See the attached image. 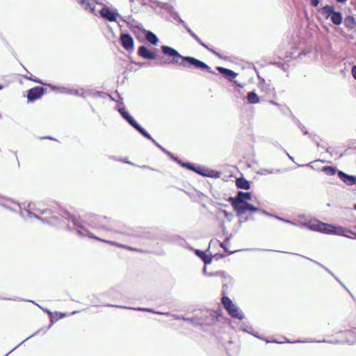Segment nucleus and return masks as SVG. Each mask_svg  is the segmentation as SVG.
I'll return each instance as SVG.
<instances>
[{"label": "nucleus", "instance_id": "obj_1", "mask_svg": "<svg viewBox=\"0 0 356 356\" xmlns=\"http://www.w3.org/2000/svg\"><path fill=\"white\" fill-rule=\"evenodd\" d=\"M29 209L20 211V215L22 218L34 217L43 222L56 227H62V221H63L70 231L76 232L81 237L88 236V223L66 210L59 209L54 211L49 208H35L31 204H29Z\"/></svg>", "mask_w": 356, "mask_h": 356}, {"label": "nucleus", "instance_id": "obj_35", "mask_svg": "<svg viewBox=\"0 0 356 356\" xmlns=\"http://www.w3.org/2000/svg\"><path fill=\"white\" fill-rule=\"evenodd\" d=\"M27 79L33 81L34 82H36V83H40L44 84L42 82L40 81L38 79H32V78H27Z\"/></svg>", "mask_w": 356, "mask_h": 356}, {"label": "nucleus", "instance_id": "obj_41", "mask_svg": "<svg viewBox=\"0 0 356 356\" xmlns=\"http://www.w3.org/2000/svg\"><path fill=\"white\" fill-rule=\"evenodd\" d=\"M223 287H227V284H224Z\"/></svg>", "mask_w": 356, "mask_h": 356}, {"label": "nucleus", "instance_id": "obj_13", "mask_svg": "<svg viewBox=\"0 0 356 356\" xmlns=\"http://www.w3.org/2000/svg\"><path fill=\"white\" fill-rule=\"evenodd\" d=\"M338 176L339 179L348 186L356 184V177L355 176L348 175V174H345L341 170L339 171Z\"/></svg>", "mask_w": 356, "mask_h": 356}, {"label": "nucleus", "instance_id": "obj_31", "mask_svg": "<svg viewBox=\"0 0 356 356\" xmlns=\"http://www.w3.org/2000/svg\"><path fill=\"white\" fill-rule=\"evenodd\" d=\"M309 2L313 6H317L320 3V0H309Z\"/></svg>", "mask_w": 356, "mask_h": 356}, {"label": "nucleus", "instance_id": "obj_17", "mask_svg": "<svg viewBox=\"0 0 356 356\" xmlns=\"http://www.w3.org/2000/svg\"><path fill=\"white\" fill-rule=\"evenodd\" d=\"M331 22L335 25H340L343 21L342 14L339 11H334L330 16Z\"/></svg>", "mask_w": 356, "mask_h": 356}, {"label": "nucleus", "instance_id": "obj_24", "mask_svg": "<svg viewBox=\"0 0 356 356\" xmlns=\"http://www.w3.org/2000/svg\"><path fill=\"white\" fill-rule=\"evenodd\" d=\"M10 204H13L14 205H15L17 207H19V205L13 201H8L7 203H3V199L0 197V204H2L3 205L4 207H6V208L8 209H13L10 206Z\"/></svg>", "mask_w": 356, "mask_h": 356}, {"label": "nucleus", "instance_id": "obj_14", "mask_svg": "<svg viewBox=\"0 0 356 356\" xmlns=\"http://www.w3.org/2000/svg\"><path fill=\"white\" fill-rule=\"evenodd\" d=\"M217 70L220 72V73L229 76V80L232 81L236 77L237 74L234 72V71H232L231 69L225 68L223 67L218 66L216 67Z\"/></svg>", "mask_w": 356, "mask_h": 356}, {"label": "nucleus", "instance_id": "obj_37", "mask_svg": "<svg viewBox=\"0 0 356 356\" xmlns=\"http://www.w3.org/2000/svg\"><path fill=\"white\" fill-rule=\"evenodd\" d=\"M347 0H336L337 3H345Z\"/></svg>", "mask_w": 356, "mask_h": 356}, {"label": "nucleus", "instance_id": "obj_10", "mask_svg": "<svg viewBox=\"0 0 356 356\" xmlns=\"http://www.w3.org/2000/svg\"><path fill=\"white\" fill-rule=\"evenodd\" d=\"M188 32L190 33V35L193 37L196 41L200 44L202 46V47H204V49H207L209 52H211V54H213L214 56H217L218 58H219L220 59H223V60H227L228 58L226 57V56H222L220 54H219L218 52L216 51L215 50L213 49H211L210 48H209L207 46H206L204 44V43L201 40V39L199 38V36L197 35H196L191 29L189 28H187L186 29Z\"/></svg>", "mask_w": 356, "mask_h": 356}, {"label": "nucleus", "instance_id": "obj_2", "mask_svg": "<svg viewBox=\"0 0 356 356\" xmlns=\"http://www.w3.org/2000/svg\"><path fill=\"white\" fill-rule=\"evenodd\" d=\"M161 49L165 55L171 58L170 60L167 61L168 63L178 65L186 68L193 66L195 68L203 69L209 72L214 73L209 65L200 60L191 56H183L175 49L168 46H163Z\"/></svg>", "mask_w": 356, "mask_h": 356}, {"label": "nucleus", "instance_id": "obj_7", "mask_svg": "<svg viewBox=\"0 0 356 356\" xmlns=\"http://www.w3.org/2000/svg\"><path fill=\"white\" fill-rule=\"evenodd\" d=\"M132 31L136 35H138L139 33H143L145 35L146 40L153 45H156L158 44L159 38L156 36V35L152 33V31L145 30L140 26H134Z\"/></svg>", "mask_w": 356, "mask_h": 356}, {"label": "nucleus", "instance_id": "obj_21", "mask_svg": "<svg viewBox=\"0 0 356 356\" xmlns=\"http://www.w3.org/2000/svg\"><path fill=\"white\" fill-rule=\"evenodd\" d=\"M248 100L250 103L257 104L259 102V97L254 92H250L248 94Z\"/></svg>", "mask_w": 356, "mask_h": 356}, {"label": "nucleus", "instance_id": "obj_22", "mask_svg": "<svg viewBox=\"0 0 356 356\" xmlns=\"http://www.w3.org/2000/svg\"><path fill=\"white\" fill-rule=\"evenodd\" d=\"M322 170L326 173L328 176H333L336 173V168L332 166H324Z\"/></svg>", "mask_w": 356, "mask_h": 356}, {"label": "nucleus", "instance_id": "obj_30", "mask_svg": "<svg viewBox=\"0 0 356 356\" xmlns=\"http://www.w3.org/2000/svg\"><path fill=\"white\" fill-rule=\"evenodd\" d=\"M229 243V241H225V242H224V243H221V244H220V246H221V247H222V248H223L226 252H229V254H232V253H234V251H229V250L227 249V245H226V244H227V243Z\"/></svg>", "mask_w": 356, "mask_h": 356}, {"label": "nucleus", "instance_id": "obj_15", "mask_svg": "<svg viewBox=\"0 0 356 356\" xmlns=\"http://www.w3.org/2000/svg\"><path fill=\"white\" fill-rule=\"evenodd\" d=\"M236 186L238 188L244 190H248L250 188V182L243 177L236 179Z\"/></svg>", "mask_w": 356, "mask_h": 356}, {"label": "nucleus", "instance_id": "obj_32", "mask_svg": "<svg viewBox=\"0 0 356 356\" xmlns=\"http://www.w3.org/2000/svg\"><path fill=\"white\" fill-rule=\"evenodd\" d=\"M185 165H186L188 169H191V170H193L197 171V170L194 168V166L193 165V164H192V163H188L185 164Z\"/></svg>", "mask_w": 356, "mask_h": 356}, {"label": "nucleus", "instance_id": "obj_25", "mask_svg": "<svg viewBox=\"0 0 356 356\" xmlns=\"http://www.w3.org/2000/svg\"><path fill=\"white\" fill-rule=\"evenodd\" d=\"M78 3L83 8L84 10H87L89 8V0H76Z\"/></svg>", "mask_w": 356, "mask_h": 356}, {"label": "nucleus", "instance_id": "obj_16", "mask_svg": "<svg viewBox=\"0 0 356 356\" xmlns=\"http://www.w3.org/2000/svg\"><path fill=\"white\" fill-rule=\"evenodd\" d=\"M320 12L325 19H329L334 12V9L332 6L325 5L321 8Z\"/></svg>", "mask_w": 356, "mask_h": 356}, {"label": "nucleus", "instance_id": "obj_36", "mask_svg": "<svg viewBox=\"0 0 356 356\" xmlns=\"http://www.w3.org/2000/svg\"><path fill=\"white\" fill-rule=\"evenodd\" d=\"M42 139H50V140H53L54 138L51 136H47V137H43V138H41Z\"/></svg>", "mask_w": 356, "mask_h": 356}, {"label": "nucleus", "instance_id": "obj_33", "mask_svg": "<svg viewBox=\"0 0 356 356\" xmlns=\"http://www.w3.org/2000/svg\"><path fill=\"white\" fill-rule=\"evenodd\" d=\"M215 276L220 277L223 279L226 278L225 274L224 273H216L214 274Z\"/></svg>", "mask_w": 356, "mask_h": 356}, {"label": "nucleus", "instance_id": "obj_4", "mask_svg": "<svg viewBox=\"0 0 356 356\" xmlns=\"http://www.w3.org/2000/svg\"><path fill=\"white\" fill-rule=\"evenodd\" d=\"M308 225L311 229L325 234H339L341 231V228L340 227H336L332 225L322 222L318 220H311L309 222Z\"/></svg>", "mask_w": 356, "mask_h": 356}, {"label": "nucleus", "instance_id": "obj_40", "mask_svg": "<svg viewBox=\"0 0 356 356\" xmlns=\"http://www.w3.org/2000/svg\"><path fill=\"white\" fill-rule=\"evenodd\" d=\"M76 313H77V312H72V314H72V315H73V314H76Z\"/></svg>", "mask_w": 356, "mask_h": 356}, {"label": "nucleus", "instance_id": "obj_42", "mask_svg": "<svg viewBox=\"0 0 356 356\" xmlns=\"http://www.w3.org/2000/svg\"><path fill=\"white\" fill-rule=\"evenodd\" d=\"M9 355V353H7L5 356H8Z\"/></svg>", "mask_w": 356, "mask_h": 356}, {"label": "nucleus", "instance_id": "obj_9", "mask_svg": "<svg viewBox=\"0 0 356 356\" xmlns=\"http://www.w3.org/2000/svg\"><path fill=\"white\" fill-rule=\"evenodd\" d=\"M45 89L40 86H36L29 90L27 99L29 102H33L39 99L44 93Z\"/></svg>", "mask_w": 356, "mask_h": 356}, {"label": "nucleus", "instance_id": "obj_18", "mask_svg": "<svg viewBox=\"0 0 356 356\" xmlns=\"http://www.w3.org/2000/svg\"><path fill=\"white\" fill-rule=\"evenodd\" d=\"M21 300L33 302V304H35V305L39 307L41 309H42L43 311L46 312L49 314V316L50 317V319H51V324L49 326L48 329H49L52 326V325L54 323L55 320H54V314L50 310H49L48 309H43L42 307H40V305H38V304H36L35 302H34L32 300H24V299H22V298H21ZM57 320H58V318L56 319V321H57Z\"/></svg>", "mask_w": 356, "mask_h": 356}, {"label": "nucleus", "instance_id": "obj_5", "mask_svg": "<svg viewBox=\"0 0 356 356\" xmlns=\"http://www.w3.org/2000/svg\"><path fill=\"white\" fill-rule=\"evenodd\" d=\"M221 302L231 317L240 320L243 318V313L238 311L229 297L224 296L221 299Z\"/></svg>", "mask_w": 356, "mask_h": 356}, {"label": "nucleus", "instance_id": "obj_6", "mask_svg": "<svg viewBox=\"0 0 356 356\" xmlns=\"http://www.w3.org/2000/svg\"><path fill=\"white\" fill-rule=\"evenodd\" d=\"M120 115L135 129H136L143 136L148 139L152 140V136L143 128H142L134 118L126 111L124 108L119 110Z\"/></svg>", "mask_w": 356, "mask_h": 356}, {"label": "nucleus", "instance_id": "obj_34", "mask_svg": "<svg viewBox=\"0 0 356 356\" xmlns=\"http://www.w3.org/2000/svg\"><path fill=\"white\" fill-rule=\"evenodd\" d=\"M352 74L354 79L356 80V65H354L352 68Z\"/></svg>", "mask_w": 356, "mask_h": 356}, {"label": "nucleus", "instance_id": "obj_11", "mask_svg": "<svg viewBox=\"0 0 356 356\" xmlns=\"http://www.w3.org/2000/svg\"><path fill=\"white\" fill-rule=\"evenodd\" d=\"M101 15L109 22H116L118 15L112 11L108 6H104L101 11Z\"/></svg>", "mask_w": 356, "mask_h": 356}, {"label": "nucleus", "instance_id": "obj_12", "mask_svg": "<svg viewBox=\"0 0 356 356\" xmlns=\"http://www.w3.org/2000/svg\"><path fill=\"white\" fill-rule=\"evenodd\" d=\"M138 55L147 60H154L156 58V54L149 51L145 46H141L138 49Z\"/></svg>", "mask_w": 356, "mask_h": 356}, {"label": "nucleus", "instance_id": "obj_28", "mask_svg": "<svg viewBox=\"0 0 356 356\" xmlns=\"http://www.w3.org/2000/svg\"><path fill=\"white\" fill-rule=\"evenodd\" d=\"M40 332V330H37L35 333H33V334H31V336H29V337H27L26 339H24L23 341H22L19 344H18L17 346H16L14 348H13L10 352H8V353H10L11 352H13V350H15L16 348H17L20 345H22L24 341H26V340L29 339L30 338H31L32 337H33L34 335L37 334L38 333Z\"/></svg>", "mask_w": 356, "mask_h": 356}, {"label": "nucleus", "instance_id": "obj_19", "mask_svg": "<svg viewBox=\"0 0 356 356\" xmlns=\"http://www.w3.org/2000/svg\"><path fill=\"white\" fill-rule=\"evenodd\" d=\"M344 25L349 29H353L356 26L355 19L353 17H347L344 20Z\"/></svg>", "mask_w": 356, "mask_h": 356}, {"label": "nucleus", "instance_id": "obj_38", "mask_svg": "<svg viewBox=\"0 0 356 356\" xmlns=\"http://www.w3.org/2000/svg\"><path fill=\"white\" fill-rule=\"evenodd\" d=\"M65 314H63V313H60V318H63V317H65Z\"/></svg>", "mask_w": 356, "mask_h": 356}, {"label": "nucleus", "instance_id": "obj_43", "mask_svg": "<svg viewBox=\"0 0 356 356\" xmlns=\"http://www.w3.org/2000/svg\"><path fill=\"white\" fill-rule=\"evenodd\" d=\"M9 355V353H7L5 356H8Z\"/></svg>", "mask_w": 356, "mask_h": 356}, {"label": "nucleus", "instance_id": "obj_29", "mask_svg": "<svg viewBox=\"0 0 356 356\" xmlns=\"http://www.w3.org/2000/svg\"><path fill=\"white\" fill-rule=\"evenodd\" d=\"M0 300H15V301L16 300L20 301L21 298H19V297H17V296H15L13 298H10V297L3 296L0 295Z\"/></svg>", "mask_w": 356, "mask_h": 356}, {"label": "nucleus", "instance_id": "obj_3", "mask_svg": "<svg viewBox=\"0 0 356 356\" xmlns=\"http://www.w3.org/2000/svg\"><path fill=\"white\" fill-rule=\"evenodd\" d=\"M251 198L250 193L242 191H238L236 197L229 198V201L232 204V208H234L237 216H242L246 213H254L259 211L257 207L247 202Z\"/></svg>", "mask_w": 356, "mask_h": 356}, {"label": "nucleus", "instance_id": "obj_27", "mask_svg": "<svg viewBox=\"0 0 356 356\" xmlns=\"http://www.w3.org/2000/svg\"><path fill=\"white\" fill-rule=\"evenodd\" d=\"M196 254H197L198 256H200V258H202V259H203V261H204V262L205 264H207V263H209V262H210L211 259L207 260V259H206L205 254H204L202 251H201V250H197V251H196Z\"/></svg>", "mask_w": 356, "mask_h": 356}, {"label": "nucleus", "instance_id": "obj_26", "mask_svg": "<svg viewBox=\"0 0 356 356\" xmlns=\"http://www.w3.org/2000/svg\"><path fill=\"white\" fill-rule=\"evenodd\" d=\"M113 245H115L117 247H119V248H124V249H126V250H128L134 251V252H138V249L135 248H132V247H129V246H127V245H120V244H116V243H113Z\"/></svg>", "mask_w": 356, "mask_h": 356}, {"label": "nucleus", "instance_id": "obj_39", "mask_svg": "<svg viewBox=\"0 0 356 356\" xmlns=\"http://www.w3.org/2000/svg\"><path fill=\"white\" fill-rule=\"evenodd\" d=\"M3 88V86L0 84V90H2Z\"/></svg>", "mask_w": 356, "mask_h": 356}, {"label": "nucleus", "instance_id": "obj_44", "mask_svg": "<svg viewBox=\"0 0 356 356\" xmlns=\"http://www.w3.org/2000/svg\"><path fill=\"white\" fill-rule=\"evenodd\" d=\"M355 209H356V206H355Z\"/></svg>", "mask_w": 356, "mask_h": 356}, {"label": "nucleus", "instance_id": "obj_20", "mask_svg": "<svg viewBox=\"0 0 356 356\" xmlns=\"http://www.w3.org/2000/svg\"><path fill=\"white\" fill-rule=\"evenodd\" d=\"M49 86L54 91H58L61 94L70 95V88L65 87H57L54 85H49Z\"/></svg>", "mask_w": 356, "mask_h": 356}, {"label": "nucleus", "instance_id": "obj_23", "mask_svg": "<svg viewBox=\"0 0 356 356\" xmlns=\"http://www.w3.org/2000/svg\"><path fill=\"white\" fill-rule=\"evenodd\" d=\"M85 92L83 89H70V95H75V96H80L83 97H86L84 95Z\"/></svg>", "mask_w": 356, "mask_h": 356}, {"label": "nucleus", "instance_id": "obj_8", "mask_svg": "<svg viewBox=\"0 0 356 356\" xmlns=\"http://www.w3.org/2000/svg\"><path fill=\"white\" fill-rule=\"evenodd\" d=\"M120 40L122 47L127 51H131L134 49V40L129 33H122L120 35Z\"/></svg>", "mask_w": 356, "mask_h": 356}]
</instances>
